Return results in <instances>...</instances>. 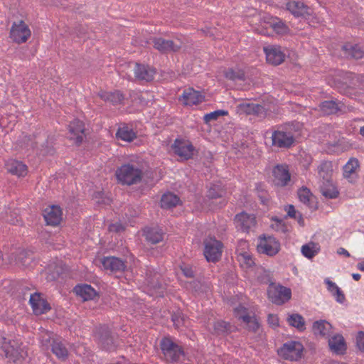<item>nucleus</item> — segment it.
<instances>
[{
	"label": "nucleus",
	"mask_w": 364,
	"mask_h": 364,
	"mask_svg": "<svg viewBox=\"0 0 364 364\" xmlns=\"http://www.w3.org/2000/svg\"><path fill=\"white\" fill-rule=\"evenodd\" d=\"M359 167V161L355 158H351L343 166V176L345 178H350L355 173V170Z\"/></svg>",
	"instance_id": "40"
},
{
	"label": "nucleus",
	"mask_w": 364,
	"mask_h": 364,
	"mask_svg": "<svg viewBox=\"0 0 364 364\" xmlns=\"http://www.w3.org/2000/svg\"><path fill=\"white\" fill-rule=\"evenodd\" d=\"M267 61L272 65H280L284 61L285 54L279 46H269L264 48Z\"/></svg>",
	"instance_id": "19"
},
{
	"label": "nucleus",
	"mask_w": 364,
	"mask_h": 364,
	"mask_svg": "<svg viewBox=\"0 0 364 364\" xmlns=\"http://www.w3.org/2000/svg\"><path fill=\"white\" fill-rule=\"evenodd\" d=\"M343 106L341 102H336L333 100L324 101L320 105V109L323 114L330 115L336 114L338 111H341Z\"/></svg>",
	"instance_id": "33"
},
{
	"label": "nucleus",
	"mask_w": 364,
	"mask_h": 364,
	"mask_svg": "<svg viewBox=\"0 0 364 364\" xmlns=\"http://www.w3.org/2000/svg\"><path fill=\"white\" fill-rule=\"evenodd\" d=\"M156 71L148 65L136 63L134 68L135 79L138 81L151 82L154 80Z\"/></svg>",
	"instance_id": "16"
},
{
	"label": "nucleus",
	"mask_w": 364,
	"mask_h": 364,
	"mask_svg": "<svg viewBox=\"0 0 364 364\" xmlns=\"http://www.w3.org/2000/svg\"><path fill=\"white\" fill-rule=\"evenodd\" d=\"M357 268L362 271V272H364V261L361 262H359L357 264Z\"/></svg>",
	"instance_id": "62"
},
{
	"label": "nucleus",
	"mask_w": 364,
	"mask_h": 364,
	"mask_svg": "<svg viewBox=\"0 0 364 364\" xmlns=\"http://www.w3.org/2000/svg\"><path fill=\"white\" fill-rule=\"evenodd\" d=\"M311 193L310 190L307 188H301L298 191V196L301 202L306 204L310 200V197L311 196Z\"/></svg>",
	"instance_id": "49"
},
{
	"label": "nucleus",
	"mask_w": 364,
	"mask_h": 364,
	"mask_svg": "<svg viewBox=\"0 0 364 364\" xmlns=\"http://www.w3.org/2000/svg\"><path fill=\"white\" fill-rule=\"evenodd\" d=\"M240 260L243 261L247 267H251L255 264L252 255L246 252L240 253Z\"/></svg>",
	"instance_id": "51"
},
{
	"label": "nucleus",
	"mask_w": 364,
	"mask_h": 364,
	"mask_svg": "<svg viewBox=\"0 0 364 364\" xmlns=\"http://www.w3.org/2000/svg\"><path fill=\"white\" fill-rule=\"evenodd\" d=\"M342 49L347 58L359 60L364 57V50L358 44L348 43L343 46Z\"/></svg>",
	"instance_id": "30"
},
{
	"label": "nucleus",
	"mask_w": 364,
	"mask_h": 364,
	"mask_svg": "<svg viewBox=\"0 0 364 364\" xmlns=\"http://www.w3.org/2000/svg\"><path fill=\"white\" fill-rule=\"evenodd\" d=\"M301 127V123L292 122L279 127L272 133V145L281 149H289L294 144Z\"/></svg>",
	"instance_id": "1"
},
{
	"label": "nucleus",
	"mask_w": 364,
	"mask_h": 364,
	"mask_svg": "<svg viewBox=\"0 0 364 364\" xmlns=\"http://www.w3.org/2000/svg\"><path fill=\"white\" fill-rule=\"evenodd\" d=\"M272 181L279 187L287 186L291 181V174L286 164H277L272 169Z\"/></svg>",
	"instance_id": "10"
},
{
	"label": "nucleus",
	"mask_w": 364,
	"mask_h": 364,
	"mask_svg": "<svg viewBox=\"0 0 364 364\" xmlns=\"http://www.w3.org/2000/svg\"><path fill=\"white\" fill-rule=\"evenodd\" d=\"M225 77L232 81H245V73L240 68H229L225 72Z\"/></svg>",
	"instance_id": "38"
},
{
	"label": "nucleus",
	"mask_w": 364,
	"mask_h": 364,
	"mask_svg": "<svg viewBox=\"0 0 364 364\" xmlns=\"http://www.w3.org/2000/svg\"><path fill=\"white\" fill-rule=\"evenodd\" d=\"M271 26L274 31L279 34L286 33L288 29L285 23L278 18H276L271 22Z\"/></svg>",
	"instance_id": "46"
},
{
	"label": "nucleus",
	"mask_w": 364,
	"mask_h": 364,
	"mask_svg": "<svg viewBox=\"0 0 364 364\" xmlns=\"http://www.w3.org/2000/svg\"><path fill=\"white\" fill-rule=\"evenodd\" d=\"M150 40L154 48L163 54L176 53L182 48V42L179 39L173 41L154 37Z\"/></svg>",
	"instance_id": "9"
},
{
	"label": "nucleus",
	"mask_w": 364,
	"mask_h": 364,
	"mask_svg": "<svg viewBox=\"0 0 364 364\" xmlns=\"http://www.w3.org/2000/svg\"><path fill=\"white\" fill-rule=\"evenodd\" d=\"M228 114V111L223 110V109H218V110H215L214 112L208 113V114H205L203 117L204 123L208 124L211 121L217 120L220 117L225 116Z\"/></svg>",
	"instance_id": "44"
},
{
	"label": "nucleus",
	"mask_w": 364,
	"mask_h": 364,
	"mask_svg": "<svg viewBox=\"0 0 364 364\" xmlns=\"http://www.w3.org/2000/svg\"><path fill=\"white\" fill-rule=\"evenodd\" d=\"M115 176L118 183L130 186L139 183L142 181L144 173L138 166L125 164L117 168Z\"/></svg>",
	"instance_id": "2"
},
{
	"label": "nucleus",
	"mask_w": 364,
	"mask_h": 364,
	"mask_svg": "<svg viewBox=\"0 0 364 364\" xmlns=\"http://www.w3.org/2000/svg\"><path fill=\"white\" fill-rule=\"evenodd\" d=\"M161 208L163 209H172L181 204L180 198L171 192H166L162 195L160 200Z\"/></svg>",
	"instance_id": "29"
},
{
	"label": "nucleus",
	"mask_w": 364,
	"mask_h": 364,
	"mask_svg": "<svg viewBox=\"0 0 364 364\" xmlns=\"http://www.w3.org/2000/svg\"><path fill=\"white\" fill-rule=\"evenodd\" d=\"M7 170L13 175L18 176H25L27 174L28 169L26 165L19 161H12L7 164Z\"/></svg>",
	"instance_id": "34"
},
{
	"label": "nucleus",
	"mask_w": 364,
	"mask_h": 364,
	"mask_svg": "<svg viewBox=\"0 0 364 364\" xmlns=\"http://www.w3.org/2000/svg\"><path fill=\"white\" fill-rule=\"evenodd\" d=\"M101 263L105 269L113 272H123L126 268L124 262L115 257H104Z\"/></svg>",
	"instance_id": "23"
},
{
	"label": "nucleus",
	"mask_w": 364,
	"mask_h": 364,
	"mask_svg": "<svg viewBox=\"0 0 364 364\" xmlns=\"http://www.w3.org/2000/svg\"><path fill=\"white\" fill-rule=\"evenodd\" d=\"M317 252L318 251L315 250V244L314 242L304 245L301 247L302 255L308 259L313 258Z\"/></svg>",
	"instance_id": "45"
},
{
	"label": "nucleus",
	"mask_w": 364,
	"mask_h": 364,
	"mask_svg": "<svg viewBox=\"0 0 364 364\" xmlns=\"http://www.w3.org/2000/svg\"><path fill=\"white\" fill-rule=\"evenodd\" d=\"M332 164L329 161H325L318 166V175L322 178V181H332Z\"/></svg>",
	"instance_id": "37"
},
{
	"label": "nucleus",
	"mask_w": 364,
	"mask_h": 364,
	"mask_svg": "<svg viewBox=\"0 0 364 364\" xmlns=\"http://www.w3.org/2000/svg\"><path fill=\"white\" fill-rule=\"evenodd\" d=\"M244 323L247 324V328L252 332H257L259 328V323L255 317L250 316L248 314L240 316Z\"/></svg>",
	"instance_id": "42"
},
{
	"label": "nucleus",
	"mask_w": 364,
	"mask_h": 364,
	"mask_svg": "<svg viewBox=\"0 0 364 364\" xmlns=\"http://www.w3.org/2000/svg\"><path fill=\"white\" fill-rule=\"evenodd\" d=\"M289 324L299 331L305 329V321L303 316L299 314H293L288 316Z\"/></svg>",
	"instance_id": "39"
},
{
	"label": "nucleus",
	"mask_w": 364,
	"mask_h": 364,
	"mask_svg": "<svg viewBox=\"0 0 364 364\" xmlns=\"http://www.w3.org/2000/svg\"><path fill=\"white\" fill-rule=\"evenodd\" d=\"M238 112L247 115H255L264 118L267 114V109L262 105L253 102H243L237 105Z\"/></svg>",
	"instance_id": "14"
},
{
	"label": "nucleus",
	"mask_w": 364,
	"mask_h": 364,
	"mask_svg": "<svg viewBox=\"0 0 364 364\" xmlns=\"http://www.w3.org/2000/svg\"><path fill=\"white\" fill-rule=\"evenodd\" d=\"M331 294L335 297L337 302H338L340 304H343L345 301V300H346L345 295L339 287H338L336 289H335V291H333V293H331Z\"/></svg>",
	"instance_id": "54"
},
{
	"label": "nucleus",
	"mask_w": 364,
	"mask_h": 364,
	"mask_svg": "<svg viewBox=\"0 0 364 364\" xmlns=\"http://www.w3.org/2000/svg\"><path fill=\"white\" fill-rule=\"evenodd\" d=\"M234 223L238 231L249 232L251 228L255 225L256 220L252 215L242 212L235 216Z\"/></svg>",
	"instance_id": "17"
},
{
	"label": "nucleus",
	"mask_w": 364,
	"mask_h": 364,
	"mask_svg": "<svg viewBox=\"0 0 364 364\" xmlns=\"http://www.w3.org/2000/svg\"><path fill=\"white\" fill-rule=\"evenodd\" d=\"M50 349L53 353L61 360H65L68 357V350L60 338L52 339Z\"/></svg>",
	"instance_id": "28"
},
{
	"label": "nucleus",
	"mask_w": 364,
	"mask_h": 364,
	"mask_svg": "<svg viewBox=\"0 0 364 364\" xmlns=\"http://www.w3.org/2000/svg\"><path fill=\"white\" fill-rule=\"evenodd\" d=\"M352 277L353 278V279H354V280H355V281H358V280H360V279L361 276H360V274H358V273H353V274H352Z\"/></svg>",
	"instance_id": "63"
},
{
	"label": "nucleus",
	"mask_w": 364,
	"mask_h": 364,
	"mask_svg": "<svg viewBox=\"0 0 364 364\" xmlns=\"http://www.w3.org/2000/svg\"><path fill=\"white\" fill-rule=\"evenodd\" d=\"M68 130L70 134L69 139L73 140L77 146H80L85 136V129L83 122L78 119H75L68 125Z\"/></svg>",
	"instance_id": "13"
},
{
	"label": "nucleus",
	"mask_w": 364,
	"mask_h": 364,
	"mask_svg": "<svg viewBox=\"0 0 364 364\" xmlns=\"http://www.w3.org/2000/svg\"><path fill=\"white\" fill-rule=\"evenodd\" d=\"M164 235L163 230L158 227H146L143 230V235L146 240L152 245L161 242L164 239Z\"/></svg>",
	"instance_id": "25"
},
{
	"label": "nucleus",
	"mask_w": 364,
	"mask_h": 364,
	"mask_svg": "<svg viewBox=\"0 0 364 364\" xmlns=\"http://www.w3.org/2000/svg\"><path fill=\"white\" fill-rule=\"evenodd\" d=\"M160 349L165 360L169 363H178L185 355L183 348L172 338L165 336L159 342Z\"/></svg>",
	"instance_id": "4"
},
{
	"label": "nucleus",
	"mask_w": 364,
	"mask_h": 364,
	"mask_svg": "<svg viewBox=\"0 0 364 364\" xmlns=\"http://www.w3.org/2000/svg\"><path fill=\"white\" fill-rule=\"evenodd\" d=\"M360 134L364 136V126L360 129Z\"/></svg>",
	"instance_id": "64"
},
{
	"label": "nucleus",
	"mask_w": 364,
	"mask_h": 364,
	"mask_svg": "<svg viewBox=\"0 0 364 364\" xmlns=\"http://www.w3.org/2000/svg\"><path fill=\"white\" fill-rule=\"evenodd\" d=\"M32 288L33 285L24 282L21 283L19 285L18 291H19L20 294H22L24 296L26 294V292L31 290Z\"/></svg>",
	"instance_id": "58"
},
{
	"label": "nucleus",
	"mask_w": 364,
	"mask_h": 364,
	"mask_svg": "<svg viewBox=\"0 0 364 364\" xmlns=\"http://www.w3.org/2000/svg\"><path fill=\"white\" fill-rule=\"evenodd\" d=\"M171 148L175 154L184 160L191 159L195 151L194 146L190 141L181 139H175Z\"/></svg>",
	"instance_id": "11"
},
{
	"label": "nucleus",
	"mask_w": 364,
	"mask_h": 364,
	"mask_svg": "<svg viewBox=\"0 0 364 364\" xmlns=\"http://www.w3.org/2000/svg\"><path fill=\"white\" fill-rule=\"evenodd\" d=\"M326 284H327V289L331 292L333 293V291H335L338 287L336 284V283L333 282L332 281L329 280L328 279H326L325 281Z\"/></svg>",
	"instance_id": "59"
},
{
	"label": "nucleus",
	"mask_w": 364,
	"mask_h": 364,
	"mask_svg": "<svg viewBox=\"0 0 364 364\" xmlns=\"http://www.w3.org/2000/svg\"><path fill=\"white\" fill-rule=\"evenodd\" d=\"M337 253L338 255H343L347 257H349L350 256V253L344 248L340 247L337 250Z\"/></svg>",
	"instance_id": "60"
},
{
	"label": "nucleus",
	"mask_w": 364,
	"mask_h": 364,
	"mask_svg": "<svg viewBox=\"0 0 364 364\" xmlns=\"http://www.w3.org/2000/svg\"><path fill=\"white\" fill-rule=\"evenodd\" d=\"M203 255L209 262H218L222 256L223 244L214 237L206 238L203 241Z\"/></svg>",
	"instance_id": "7"
},
{
	"label": "nucleus",
	"mask_w": 364,
	"mask_h": 364,
	"mask_svg": "<svg viewBox=\"0 0 364 364\" xmlns=\"http://www.w3.org/2000/svg\"><path fill=\"white\" fill-rule=\"evenodd\" d=\"M331 328V324L326 320L316 321L313 324V331L314 334L317 336L318 335L321 337L329 336Z\"/></svg>",
	"instance_id": "32"
},
{
	"label": "nucleus",
	"mask_w": 364,
	"mask_h": 364,
	"mask_svg": "<svg viewBox=\"0 0 364 364\" xmlns=\"http://www.w3.org/2000/svg\"><path fill=\"white\" fill-rule=\"evenodd\" d=\"M214 333L217 336H227L233 331L235 327L230 323L220 320L214 323Z\"/></svg>",
	"instance_id": "35"
},
{
	"label": "nucleus",
	"mask_w": 364,
	"mask_h": 364,
	"mask_svg": "<svg viewBox=\"0 0 364 364\" xmlns=\"http://www.w3.org/2000/svg\"><path fill=\"white\" fill-rule=\"evenodd\" d=\"M29 303L36 315L46 314L51 309L50 304L46 299H42L40 294L37 292L31 294Z\"/></svg>",
	"instance_id": "18"
},
{
	"label": "nucleus",
	"mask_w": 364,
	"mask_h": 364,
	"mask_svg": "<svg viewBox=\"0 0 364 364\" xmlns=\"http://www.w3.org/2000/svg\"><path fill=\"white\" fill-rule=\"evenodd\" d=\"M26 355V352L23 351L20 347L17 346L12 353L6 356V358H9L15 363L21 359H23Z\"/></svg>",
	"instance_id": "47"
},
{
	"label": "nucleus",
	"mask_w": 364,
	"mask_h": 364,
	"mask_svg": "<svg viewBox=\"0 0 364 364\" xmlns=\"http://www.w3.org/2000/svg\"><path fill=\"white\" fill-rule=\"evenodd\" d=\"M118 139L125 141H132L136 137V133L128 127L119 128L116 133Z\"/></svg>",
	"instance_id": "41"
},
{
	"label": "nucleus",
	"mask_w": 364,
	"mask_h": 364,
	"mask_svg": "<svg viewBox=\"0 0 364 364\" xmlns=\"http://www.w3.org/2000/svg\"><path fill=\"white\" fill-rule=\"evenodd\" d=\"M226 194L227 191L221 184H211L207 191L204 203L211 210L222 208L228 203Z\"/></svg>",
	"instance_id": "5"
},
{
	"label": "nucleus",
	"mask_w": 364,
	"mask_h": 364,
	"mask_svg": "<svg viewBox=\"0 0 364 364\" xmlns=\"http://www.w3.org/2000/svg\"><path fill=\"white\" fill-rule=\"evenodd\" d=\"M31 36V31L23 21L14 22L10 31V38L17 43H25Z\"/></svg>",
	"instance_id": "12"
},
{
	"label": "nucleus",
	"mask_w": 364,
	"mask_h": 364,
	"mask_svg": "<svg viewBox=\"0 0 364 364\" xmlns=\"http://www.w3.org/2000/svg\"><path fill=\"white\" fill-rule=\"evenodd\" d=\"M181 270L183 273V274L187 277V278H194L196 273V269L195 267L187 264H183L180 267Z\"/></svg>",
	"instance_id": "48"
},
{
	"label": "nucleus",
	"mask_w": 364,
	"mask_h": 364,
	"mask_svg": "<svg viewBox=\"0 0 364 364\" xmlns=\"http://www.w3.org/2000/svg\"><path fill=\"white\" fill-rule=\"evenodd\" d=\"M285 210L287 212V216L291 218H294V219H296L297 218V213L299 212H297L294 208V206L293 205H288L286 208H285Z\"/></svg>",
	"instance_id": "57"
},
{
	"label": "nucleus",
	"mask_w": 364,
	"mask_h": 364,
	"mask_svg": "<svg viewBox=\"0 0 364 364\" xmlns=\"http://www.w3.org/2000/svg\"><path fill=\"white\" fill-rule=\"evenodd\" d=\"M43 218L48 225L56 226L62 219V210L58 205H52L43 210Z\"/></svg>",
	"instance_id": "21"
},
{
	"label": "nucleus",
	"mask_w": 364,
	"mask_h": 364,
	"mask_svg": "<svg viewBox=\"0 0 364 364\" xmlns=\"http://www.w3.org/2000/svg\"><path fill=\"white\" fill-rule=\"evenodd\" d=\"M328 346L331 350L338 355L344 354L347 350L345 339L341 334H336L329 338Z\"/></svg>",
	"instance_id": "26"
},
{
	"label": "nucleus",
	"mask_w": 364,
	"mask_h": 364,
	"mask_svg": "<svg viewBox=\"0 0 364 364\" xmlns=\"http://www.w3.org/2000/svg\"><path fill=\"white\" fill-rule=\"evenodd\" d=\"M203 100L204 96L199 91H196L192 87L185 89L179 98V100L182 101L185 105L188 106L198 105L202 102Z\"/></svg>",
	"instance_id": "20"
},
{
	"label": "nucleus",
	"mask_w": 364,
	"mask_h": 364,
	"mask_svg": "<svg viewBox=\"0 0 364 364\" xmlns=\"http://www.w3.org/2000/svg\"><path fill=\"white\" fill-rule=\"evenodd\" d=\"M320 191L326 198L328 199L337 198L339 195V191L332 181H322L320 185Z\"/></svg>",
	"instance_id": "31"
},
{
	"label": "nucleus",
	"mask_w": 364,
	"mask_h": 364,
	"mask_svg": "<svg viewBox=\"0 0 364 364\" xmlns=\"http://www.w3.org/2000/svg\"><path fill=\"white\" fill-rule=\"evenodd\" d=\"M267 295L272 303L282 305L291 299V291L288 287L272 282L267 288Z\"/></svg>",
	"instance_id": "8"
},
{
	"label": "nucleus",
	"mask_w": 364,
	"mask_h": 364,
	"mask_svg": "<svg viewBox=\"0 0 364 364\" xmlns=\"http://www.w3.org/2000/svg\"><path fill=\"white\" fill-rule=\"evenodd\" d=\"M286 9L295 17L306 18L309 15V8L303 2L299 1H290L286 4Z\"/></svg>",
	"instance_id": "24"
},
{
	"label": "nucleus",
	"mask_w": 364,
	"mask_h": 364,
	"mask_svg": "<svg viewBox=\"0 0 364 364\" xmlns=\"http://www.w3.org/2000/svg\"><path fill=\"white\" fill-rule=\"evenodd\" d=\"M267 322L273 328L279 326V318L275 314H269L267 317Z\"/></svg>",
	"instance_id": "56"
},
{
	"label": "nucleus",
	"mask_w": 364,
	"mask_h": 364,
	"mask_svg": "<svg viewBox=\"0 0 364 364\" xmlns=\"http://www.w3.org/2000/svg\"><path fill=\"white\" fill-rule=\"evenodd\" d=\"M259 251L269 256H274L277 254L280 249V244L274 237H269L265 238L263 242L259 245Z\"/></svg>",
	"instance_id": "22"
},
{
	"label": "nucleus",
	"mask_w": 364,
	"mask_h": 364,
	"mask_svg": "<svg viewBox=\"0 0 364 364\" xmlns=\"http://www.w3.org/2000/svg\"><path fill=\"white\" fill-rule=\"evenodd\" d=\"M146 283L150 289L158 294H162L166 289L161 274L153 269H148L146 270Z\"/></svg>",
	"instance_id": "15"
},
{
	"label": "nucleus",
	"mask_w": 364,
	"mask_h": 364,
	"mask_svg": "<svg viewBox=\"0 0 364 364\" xmlns=\"http://www.w3.org/2000/svg\"><path fill=\"white\" fill-rule=\"evenodd\" d=\"M3 342L1 343V349L5 353V356H8L11 353H12L16 348L18 346L17 342L14 341H11L6 338H2Z\"/></svg>",
	"instance_id": "43"
},
{
	"label": "nucleus",
	"mask_w": 364,
	"mask_h": 364,
	"mask_svg": "<svg viewBox=\"0 0 364 364\" xmlns=\"http://www.w3.org/2000/svg\"><path fill=\"white\" fill-rule=\"evenodd\" d=\"M304 346L299 342L290 341L284 343L277 350L278 355L285 360L296 361L303 355Z\"/></svg>",
	"instance_id": "6"
},
{
	"label": "nucleus",
	"mask_w": 364,
	"mask_h": 364,
	"mask_svg": "<svg viewBox=\"0 0 364 364\" xmlns=\"http://www.w3.org/2000/svg\"><path fill=\"white\" fill-rule=\"evenodd\" d=\"M42 147L43 149L42 150L43 151V154L45 155H53L54 154V149L51 144L48 140L46 141V142L42 145Z\"/></svg>",
	"instance_id": "55"
},
{
	"label": "nucleus",
	"mask_w": 364,
	"mask_h": 364,
	"mask_svg": "<svg viewBox=\"0 0 364 364\" xmlns=\"http://www.w3.org/2000/svg\"><path fill=\"white\" fill-rule=\"evenodd\" d=\"M74 291L83 301L94 300L96 297L99 296L95 289L91 285L86 284L77 285L74 288Z\"/></svg>",
	"instance_id": "27"
},
{
	"label": "nucleus",
	"mask_w": 364,
	"mask_h": 364,
	"mask_svg": "<svg viewBox=\"0 0 364 364\" xmlns=\"http://www.w3.org/2000/svg\"><path fill=\"white\" fill-rule=\"evenodd\" d=\"M296 220L301 226L304 225V220L302 217V215L300 213H297V218Z\"/></svg>",
	"instance_id": "61"
},
{
	"label": "nucleus",
	"mask_w": 364,
	"mask_h": 364,
	"mask_svg": "<svg viewBox=\"0 0 364 364\" xmlns=\"http://www.w3.org/2000/svg\"><path fill=\"white\" fill-rule=\"evenodd\" d=\"M171 321L173 323V326L178 328L183 324L184 318L181 312H174L171 314Z\"/></svg>",
	"instance_id": "50"
},
{
	"label": "nucleus",
	"mask_w": 364,
	"mask_h": 364,
	"mask_svg": "<svg viewBox=\"0 0 364 364\" xmlns=\"http://www.w3.org/2000/svg\"><path fill=\"white\" fill-rule=\"evenodd\" d=\"M100 97L105 101H108L114 105L121 104L124 100V95L120 91H114L110 92H102L100 94Z\"/></svg>",
	"instance_id": "36"
},
{
	"label": "nucleus",
	"mask_w": 364,
	"mask_h": 364,
	"mask_svg": "<svg viewBox=\"0 0 364 364\" xmlns=\"http://www.w3.org/2000/svg\"><path fill=\"white\" fill-rule=\"evenodd\" d=\"M356 346L363 353H364V332L359 331L356 336Z\"/></svg>",
	"instance_id": "52"
},
{
	"label": "nucleus",
	"mask_w": 364,
	"mask_h": 364,
	"mask_svg": "<svg viewBox=\"0 0 364 364\" xmlns=\"http://www.w3.org/2000/svg\"><path fill=\"white\" fill-rule=\"evenodd\" d=\"M109 230L110 232L120 233L125 230V226L120 223H115L109 225Z\"/></svg>",
	"instance_id": "53"
},
{
	"label": "nucleus",
	"mask_w": 364,
	"mask_h": 364,
	"mask_svg": "<svg viewBox=\"0 0 364 364\" xmlns=\"http://www.w3.org/2000/svg\"><path fill=\"white\" fill-rule=\"evenodd\" d=\"M93 336L98 346L104 350L114 351L118 346V337L106 325H100L93 329Z\"/></svg>",
	"instance_id": "3"
}]
</instances>
